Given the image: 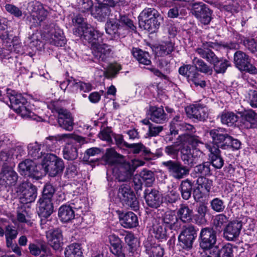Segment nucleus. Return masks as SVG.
Listing matches in <instances>:
<instances>
[{"instance_id": "nucleus-1", "label": "nucleus", "mask_w": 257, "mask_h": 257, "mask_svg": "<svg viewBox=\"0 0 257 257\" xmlns=\"http://www.w3.org/2000/svg\"><path fill=\"white\" fill-rule=\"evenodd\" d=\"M73 33L77 37H83L90 45L94 57L99 61H105L110 55L109 46L102 43V33L87 24L78 15L73 19Z\"/></svg>"}, {"instance_id": "nucleus-2", "label": "nucleus", "mask_w": 257, "mask_h": 257, "mask_svg": "<svg viewBox=\"0 0 257 257\" xmlns=\"http://www.w3.org/2000/svg\"><path fill=\"white\" fill-rule=\"evenodd\" d=\"M182 140L183 145L181 148L177 144L167 146L165 149V153L172 158H175L181 150V158L185 164L193 166L194 164L203 161L205 155L200 150V145L203 143L198 137L189 134L184 135Z\"/></svg>"}, {"instance_id": "nucleus-3", "label": "nucleus", "mask_w": 257, "mask_h": 257, "mask_svg": "<svg viewBox=\"0 0 257 257\" xmlns=\"http://www.w3.org/2000/svg\"><path fill=\"white\" fill-rule=\"evenodd\" d=\"M121 158L112 148L107 149L104 156L105 161L110 165L107 174L112 173L118 181H125L137 167L144 165L145 163L139 160H132L130 162L122 161Z\"/></svg>"}, {"instance_id": "nucleus-4", "label": "nucleus", "mask_w": 257, "mask_h": 257, "mask_svg": "<svg viewBox=\"0 0 257 257\" xmlns=\"http://www.w3.org/2000/svg\"><path fill=\"white\" fill-rule=\"evenodd\" d=\"M74 141L80 144L85 142L84 138L74 134H64L58 135L56 136H51L46 139L45 142V145L48 147V149L52 151L54 147L53 144L59 142L61 143H66L67 145L63 149V157L68 160H74L78 157L77 149L72 146L70 144Z\"/></svg>"}, {"instance_id": "nucleus-5", "label": "nucleus", "mask_w": 257, "mask_h": 257, "mask_svg": "<svg viewBox=\"0 0 257 257\" xmlns=\"http://www.w3.org/2000/svg\"><path fill=\"white\" fill-rule=\"evenodd\" d=\"M46 34L40 35L39 32L34 33L31 37V43L38 45L40 42L39 37L48 41L50 43L57 46H62L65 44V39L62 30L57 26H52L50 30L45 32Z\"/></svg>"}, {"instance_id": "nucleus-6", "label": "nucleus", "mask_w": 257, "mask_h": 257, "mask_svg": "<svg viewBox=\"0 0 257 257\" xmlns=\"http://www.w3.org/2000/svg\"><path fill=\"white\" fill-rule=\"evenodd\" d=\"M40 166L43 176L48 173L52 177H54L62 172L64 168L63 160L52 154L44 155Z\"/></svg>"}, {"instance_id": "nucleus-7", "label": "nucleus", "mask_w": 257, "mask_h": 257, "mask_svg": "<svg viewBox=\"0 0 257 257\" xmlns=\"http://www.w3.org/2000/svg\"><path fill=\"white\" fill-rule=\"evenodd\" d=\"M160 19L158 12L153 8H147L144 10L139 16V24L151 33L155 32L158 29L160 23Z\"/></svg>"}, {"instance_id": "nucleus-8", "label": "nucleus", "mask_w": 257, "mask_h": 257, "mask_svg": "<svg viewBox=\"0 0 257 257\" xmlns=\"http://www.w3.org/2000/svg\"><path fill=\"white\" fill-rule=\"evenodd\" d=\"M196 52L203 58L213 64L215 71L217 73L225 72L227 68L229 66L228 62L226 60H219L213 52L206 48L204 45L202 47L198 48Z\"/></svg>"}, {"instance_id": "nucleus-9", "label": "nucleus", "mask_w": 257, "mask_h": 257, "mask_svg": "<svg viewBox=\"0 0 257 257\" xmlns=\"http://www.w3.org/2000/svg\"><path fill=\"white\" fill-rule=\"evenodd\" d=\"M28 10L31 14L29 21L32 26L36 27L45 20L48 12L39 2H33L29 4Z\"/></svg>"}, {"instance_id": "nucleus-10", "label": "nucleus", "mask_w": 257, "mask_h": 257, "mask_svg": "<svg viewBox=\"0 0 257 257\" xmlns=\"http://www.w3.org/2000/svg\"><path fill=\"white\" fill-rule=\"evenodd\" d=\"M122 0H103L98 2L91 10V15L98 21L102 22L109 16L110 10L109 7L115 6Z\"/></svg>"}, {"instance_id": "nucleus-11", "label": "nucleus", "mask_w": 257, "mask_h": 257, "mask_svg": "<svg viewBox=\"0 0 257 257\" xmlns=\"http://www.w3.org/2000/svg\"><path fill=\"white\" fill-rule=\"evenodd\" d=\"M16 191L21 202L23 204L34 201L37 197V188L29 182L22 183L17 187Z\"/></svg>"}, {"instance_id": "nucleus-12", "label": "nucleus", "mask_w": 257, "mask_h": 257, "mask_svg": "<svg viewBox=\"0 0 257 257\" xmlns=\"http://www.w3.org/2000/svg\"><path fill=\"white\" fill-rule=\"evenodd\" d=\"M19 172L23 176L31 177L39 179L43 176L40 170V165H37L36 163L31 160H26L20 163L19 165Z\"/></svg>"}, {"instance_id": "nucleus-13", "label": "nucleus", "mask_w": 257, "mask_h": 257, "mask_svg": "<svg viewBox=\"0 0 257 257\" xmlns=\"http://www.w3.org/2000/svg\"><path fill=\"white\" fill-rule=\"evenodd\" d=\"M118 196L122 202L134 210L139 208V202L129 186L126 184L122 185L118 192Z\"/></svg>"}, {"instance_id": "nucleus-14", "label": "nucleus", "mask_w": 257, "mask_h": 257, "mask_svg": "<svg viewBox=\"0 0 257 257\" xmlns=\"http://www.w3.org/2000/svg\"><path fill=\"white\" fill-rule=\"evenodd\" d=\"M236 67L240 71H247L250 74H257V68L250 64V59L244 52L238 51L234 55Z\"/></svg>"}, {"instance_id": "nucleus-15", "label": "nucleus", "mask_w": 257, "mask_h": 257, "mask_svg": "<svg viewBox=\"0 0 257 257\" xmlns=\"http://www.w3.org/2000/svg\"><path fill=\"white\" fill-rule=\"evenodd\" d=\"M212 181L205 177H199L197 180V186L193 191V196L195 200L200 201L208 196Z\"/></svg>"}, {"instance_id": "nucleus-16", "label": "nucleus", "mask_w": 257, "mask_h": 257, "mask_svg": "<svg viewBox=\"0 0 257 257\" xmlns=\"http://www.w3.org/2000/svg\"><path fill=\"white\" fill-rule=\"evenodd\" d=\"M199 237L200 246L203 250H210L215 247L217 237L216 232L213 229L209 228L202 229Z\"/></svg>"}, {"instance_id": "nucleus-17", "label": "nucleus", "mask_w": 257, "mask_h": 257, "mask_svg": "<svg viewBox=\"0 0 257 257\" xmlns=\"http://www.w3.org/2000/svg\"><path fill=\"white\" fill-rule=\"evenodd\" d=\"M39 214L41 217L42 228L47 227L46 219L50 216L53 211V206L52 203V199L44 198L41 197L39 201Z\"/></svg>"}, {"instance_id": "nucleus-18", "label": "nucleus", "mask_w": 257, "mask_h": 257, "mask_svg": "<svg viewBox=\"0 0 257 257\" xmlns=\"http://www.w3.org/2000/svg\"><path fill=\"white\" fill-rule=\"evenodd\" d=\"M162 164L167 168L170 175L176 179H182L189 173V170L178 162L168 161L163 162Z\"/></svg>"}, {"instance_id": "nucleus-19", "label": "nucleus", "mask_w": 257, "mask_h": 257, "mask_svg": "<svg viewBox=\"0 0 257 257\" xmlns=\"http://www.w3.org/2000/svg\"><path fill=\"white\" fill-rule=\"evenodd\" d=\"M196 232L193 226L184 229L178 237L180 246L186 249H189L192 246V243L195 237Z\"/></svg>"}, {"instance_id": "nucleus-20", "label": "nucleus", "mask_w": 257, "mask_h": 257, "mask_svg": "<svg viewBox=\"0 0 257 257\" xmlns=\"http://www.w3.org/2000/svg\"><path fill=\"white\" fill-rule=\"evenodd\" d=\"M195 16L205 25L211 21V12L206 6L202 3H195L192 5Z\"/></svg>"}, {"instance_id": "nucleus-21", "label": "nucleus", "mask_w": 257, "mask_h": 257, "mask_svg": "<svg viewBox=\"0 0 257 257\" xmlns=\"http://www.w3.org/2000/svg\"><path fill=\"white\" fill-rule=\"evenodd\" d=\"M242 226V222L239 220L229 222L224 229L223 237L228 240H233L239 236Z\"/></svg>"}, {"instance_id": "nucleus-22", "label": "nucleus", "mask_w": 257, "mask_h": 257, "mask_svg": "<svg viewBox=\"0 0 257 257\" xmlns=\"http://www.w3.org/2000/svg\"><path fill=\"white\" fill-rule=\"evenodd\" d=\"M58 113V122L63 129L71 131L73 128V119L71 114L66 109L58 108L56 109Z\"/></svg>"}, {"instance_id": "nucleus-23", "label": "nucleus", "mask_w": 257, "mask_h": 257, "mask_svg": "<svg viewBox=\"0 0 257 257\" xmlns=\"http://www.w3.org/2000/svg\"><path fill=\"white\" fill-rule=\"evenodd\" d=\"M155 178L152 172L144 170L140 173L139 175H136L134 182L136 189H141L143 184L146 186H150L154 181Z\"/></svg>"}, {"instance_id": "nucleus-24", "label": "nucleus", "mask_w": 257, "mask_h": 257, "mask_svg": "<svg viewBox=\"0 0 257 257\" xmlns=\"http://www.w3.org/2000/svg\"><path fill=\"white\" fill-rule=\"evenodd\" d=\"M187 114L190 117L200 120H204L208 116V109L200 104L191 105L185 108Z\"/></svg>"}, {"instance_id": "nucleus-25", "label": "nucleus", "mask_w": 257, "mask_h": 257, "mask_svg": "<svg viewBox=\"0 0 257 257\" xmlns=\"http://www.w3.org/2000/svg\"><path fill=\"white\" fill-rule=\"evenodd\" d=\"M204 147L206 148L210 153L209 157L212 166L217 169L221 168L223 165V160L220 156L219 149L214 146H212L210 145L204 144L203 146L200 145L199 147H197V148H200V150L203 152L202 149Z\"/></svg>"}, {"instance_id": "nucleus-26", "label": "nucleus", "mask_w": 257, "mask_h": 257, "mask_svg": "<svg viewBox=\"0 0 257 257\" xmlns=\"http://www.w3.org/2000/svg\"><path fill=\"white\" fill-rule=\"evenodd\" d=\"M46 237L49 245L55 250H59L63 244L62 231L59 229L46 232Z\"/></svg>"}, {"instance_id": "nucleus-27", "label": "nucleus", "mask_w": 257, "mask_h": 257, "mask_svg": "<svg viewBox=\"0 0 257 257\" xmlns=\"http://www.w3.org/2000/svg\"><path fill=\"white\" fill-rule=\"evenodd\" d=\"M240 123L245 128H249L257 125V114L252 109L239 112Z\"/></svg>"}, {"instance_id": "nucleus-28", "label": "nucleus", "mask_w": 257, "mask_h": 257, "mask_svg": "<svg viewBox=\"0 0 257 257\" xmlns=\"http://www.w3.org/2000/svg\"><path fill=\"white\" fill-rule=\"evenodd\" d=\"M120 223L123 227L131 228L137 226L139 224L137 215L133 212L125 213L117 212Z\"/></svg>"}, {"instance_id": "nucleus-29", "label": "nucleus", "mask_w": 257, "mask_h": 257, "mask_svg": "<svg viewBox=\"0 0 257 257\" xmlns=\"http://www.w3.org/2000/svg\"><path fill=\"white\" fill-rule=\"evenodd\" d=\"M145 198L147 204L152 207H158L162 202L159 192L153 189H147L145 191Z\"/></svg>"}, {"instance_id": "nucleus-30", "label": "nucleus", "mask_w": 257, "mask_h": 257, "mask_svg": "<svg viewBox=\"0 0 257 257\" xmlns=\"http://www.w3.org/2000/svg\"><path fill=\"white\" fill-rule=\"evenodd\" d=\"M179 118V116H176L170 123V130L172 135H176L178 134V131L179 130L183 131H193L194 127L192 125L180 121Z\"/></svg>"}, {"instance_id": "nucleus-31", "label": "nucleus", "mask_w": 257, "mask_h": 257, "mask_svg": "<svg viewBox=\"0 0 257 257\" xmlns=\"http://www.w3.org/2000/svg\"><path fill=\"white\" fill-rule=\"evenodd\" d=\"M58 217L61 221L67 223L74 218V211L72 207L69 205H63L58 210Z\"/></svg>"}, {"instance_id": "nucleus-32", "label": "nucleus", "mask_w": 257, "mask_h": 257, "mask_svg": "<svg viewBox=\"0 0 257 257\" xmlns=\"http://www.w3.org/2000/svg\"><path fill=\"white\" fill-rule=\"evenodd\" d=\"M225 130L222 128H219L217 129H213L210 131V135L212 139L213 143L215 145L210 144L211 146H214L215 147L218 148L219 147H221V144L223 141L226 143V139L227 136H228L227 134L224 133Z\"/></svg>"}, {"instance_id": "nucleus-33", "label": "nucleus", "mask_w": 257, "mask_h": 257, "mask_svg": "<svg viewBox=\"0 0 257 257\" xmlns=\"http://www.w3.org/2000/svg\"><path fill=\"white\" fill-rule=\"evenodd\" d=\"M106 241L110 244V251L115 255L120 254L122 252L121 240L119 237L114 233H110L107 235Z\"/></svg>"}, {"instance_id": "nucleus-34", "label": "nucleus", "mask_w": 257, "mask_h": 257, "mask_svg": "<svg viewBox=\"0 0 257 257\" xmlns=\"http://www.w3.org/2000/svg\"><path fill=\"white\" fill-rule=\"evenodd\" d=\"M150 119L156 123H161L166 119V114L162 107L151 106L150 108Z\"/></svg>"}, {"instance_id": "nucleus-35", "label": "nucleus", "mask_w": 257, "mask_h": 257, "mask_svg": "<svg viewBox=\"0 0 257 257\" xmlns=\"http://www.w3.org/2000/svg\"><path fill=\"white\" fill-rule=\"evenodd\" d=\"M1 175V179L8 186L14 185L18 180V175L16 172L10 169H4Z\"/></svg>"}, {"instance_id": "nucleus-36", "label": "nucleus", "mask_w": 257, "mask_h": 257, "mask_svg": "<svg viewBox=\"0 0 257 257\" xmlns=\"http://www.w3.org/2000/svg\"><path fill=\"white\" fill-rule=\"evenodd\" d=\"M132 54L140 64L145 65H149L151 64L150 57L148 52H144L138 48H134Z\"/></svg>"}, {"instance_id": "nucleus-37", "label": "nucleus", "mask_w": 257, "mask_h": 257, "mask_svg": "<svg viewBox=\"0 0 257 257\" xmlns=\"http://www.w3.org/2000/svg\"><path fill=\"white\" fill-rule=\"evenodd\" d=\"M9 96V100L12 108L15 110H18L19 106L23 104H25L27 100L21 94H17L15 91H12Z\"/></svg>"}, {"instance_id": "nucleus-38", "label": "nucleus", "mask_w": 257, "mask_h": 257, "mask_svg": "<svg viewBox=\"0 0 257 257\" xmlns=\"http://www.w3.org/2000/svg\"><path fill=\"white\" fill-rule=\"evenodd\" d=\"M218 117L220 118L222 124L228 126H232L238 119V117L235 114L229 111L222 112Z\"/></svg>"}, {"instance_id": "nucleus-39", "label": "nucleus", "mask_w": 257, "mask_h": 257, "mask_svg": "<svg viewBox=\"0 0 257 257\" xmlns=\"http://www.w3.org/2000/svg\"><path fill=\"white\" fill-rule=\"evenodd\" d=\"M30 104L26 101L25 104H23L21 106H19L18 110H15L17 113H19L22 117L26 118H30L35 120L37 119V116L32 111L30 107Z\"/></svg>"}, {"instance_id": "nucleus-40", "label": "nucleus", "mask_w": 257, "mask_h": 257, "mask_svg": "<svg viewBox=\"0 0 257 257\" xmlns=\"http://www.w3.org/2000/svg\"><path fill=\"white\" fill-rule=\"evenodd\" d=\"M153 233L155 237L160 240L166 239L167 237V226L163 223L154 224L153 226Z\"/></svg>"}, {"instance_id": "nucleus-41", "label": "nucleus", "mask_w": 257, "mask_h": 257, "mask_svg": "<svg viewBox=\"0 0 257 257\" xmlns=\"http://www.w3.org/2000/svg\"><path fill=\"white\" fill-rule=\"evenodd\" d=\"M65 257H83L80 246L77 243H73L66 248Z\"/></svg>"}, {"instance_id": "nucleus-42", "label": "nucleus", "mask_w": 257, "mask_h": 257, "mask_svg": "<svg viewBox=\"0 0 257 257\" xmlns=\"http://www.w3.org/2000/svg\"><path fill=\"white\" fill-rule=\"evenodd\" d=\"M121 69L120 65L116 62L110 63L103 73L107 78L114 77Z\"/></svg>"}, {"instance_id": "nucleus-43", "label": "nucleus", "mask_w": 257, "mask_h": 257, "mask_svg": "<svg viewBox=\"0 0 257 257\" xmlns=\"http://www.w3.org/2000/svg\"><path fill=\"white\" fill-rule=\"evenodd\" d=\"M174 49V44L171 42L163 43L157 48L159 56H165L171 53Z\"/></svg>"}, {"instance_id": "nucleus-44", "label": "nucleus", "mask_w": 257, "mask_h": 257, "mask_svg": "<svg viewBox=\"0 0 257 257\" xmlns=\"http://www.w3.org/2000/svg\"><path fill=\"white\" fill-rule=\"evenodd\" d=\"M28 149L29 155L34 158V159L41 158L42 160L44 155H46L45 154H43L42 152H39L40 151V145L37 143L29 144Z\"/></svg>"}, {"instance_id": "nucleus-45", "label": "nucleus", "mask_w": 257, "mask_h": 257, "mask_svg": "<svg viewBox=\"0 0 257 257\" xmlns=\"http://www.w3.org/2000/svg\"><path fill=\"white\" fill-rule=\"evenodd\" d=\"M146 252L149 255L148 257H163L164 255V249L160 245H155L151 247L146 246Z\"/></svg>"}, {"instance_id": "nucleus-46", "label": "nucleus", "mask_w": 257, "mask_h": 257, "mask_svg": "<svg viewBox=\"0 0 257 257\" xmlns=\"http://www.w3.org/2000/svg\"><path fill=\"white\" fill-rule=\"evenodd\" d=\"M194 70L193 66L187 65L181 66L179 69V72L181 75L186 76L189 81H191L196 75V72H194Z\"/></svg>"}, {"instance_id": "nucleus-47", "label": "nucleus", "mask_w": 257, "mask_h": 257, "mask_svg": "<svg viewBox=\"0 0 257 257\" xmlns=\"http://www.w3.org/2000/svg\"><path fill=\"white\" fill-rule=\"evenodd\" d=\"M192 211L187 206L182 205L178 211V215L183 222L191 220Z\"/></svg>"}, {"instance_id": "nucleus-48", "label": "nucleus", "mask_w": 257, "mask_h": 257, "mask_svg": "<svg viewBox=\"0 0 257 257\" xmlns=\"http://www.w3.org/2000/svg\"><path fill=\"white\" fill-rule=\"evenodd\" d=\"M177 220V219L174 212L171 211H168L165 213L163 222L162 223L165 224L167 227L168 225L169 227L172 228L173 226L174 225Z\"/></svg>"}, {"instance_id": "nucleus-49", "label": "nucleus", "mask_w": 257, "mask_h": 257, "mask_svg": "<svg viewBox=\"0 0 257 257\" xmlns=\"http://www.w3.org/2000/svg\"><path fill=\"white\" fill-rule=\"evenodd\" d=\"M193 62L196 68L199 71L208 74H212V69L208 66L202 60L195 58L194 59Z\"/></svg>"}, {"instance_id": "nucleus-50", "label": "nucleus", "mask_w": 257, "mask_h": 257, "mask_svg": "<svg viewBox=\"0 0 257 257\" xmlns=\"http://www.w3.org/2000/svg\"><path fill=\"white\" fill-rule=\"evenodd\" d=\"M240 146L241 143L239 141L233 139L229 136L226 137V143H224L223 145H221V147L224 149L230 147L233 150H238L240 148Z\"/></svg>"}, {"instance_id": "nucleus-51", "label": "nucleus", "mask_w": 257, "mask_h": 257, "mask_svg": "<svg viewBox=\"0 0 257 257\" xmlns=\"http://www.w3.org/2000/svg\"><path fill=\"white\" fill-rule=\"evenodd\" d=\"M207 206L203 204H201L197 208L198 214L195 215L194 217V219L195 220L197 223L203 224L206 222L205 216L207 211Z\"/></svg>"}, {"instance_id": "nucleus-52", "label": "nucleus", "mask_w": 257, "mask_h": 257, "mask_svg": "<svg viewBox=\"0 0 257 257\" xmlns=\"http://www.w3.org/2000/svg\"><path fill=\"white\" fill-rule=\"evenodd\" d=\"M181 192L183 199L188 200L191 196L192 185L188 181H183L180 186Z\"/></svg>"}, {"instance_id": "nucleus-53", "label": "nucleus", "mask_w": 257, "mask_h": 257, "mask_svg": "<svg viewBox=\"0 0 257 257\" xmlns=\"http://www.w3.org/2000/svg\"><path fill=\"white\" fill-rule=\"evenodd\" d=\"M7 245L8 247H10L12 245L13 239L16 238L18 232L16 230L13 229L12 227L8 225L6 228V232L5 233Z\"/></svg>"}, {"instance_id": "nucleus-54", "label": "nucleus", "mask_w": 257, "mask_h": 257, "mask_svg": "<svg viewBox=\"0 0 257 257\" xmlns=\"http://www.w3.org/2000/svg\"><path fill=\"white\" fill-rule=\"evenodd\" d=\"M227 218L223 214L216 215L213 219V224L216 230L220 231L227 223Z\"/></svg>"}, {"instance_id": "nucleus-55", "label": "nucleus", "mask_w": 257, "mask_h": 257, "mask_svg": "<svg viewBox=\"0 0 257 257\" xmlns=\"http://www.w3.org/2000/svg\"><path fill=\"white\" fill-rule=\"evenodd\" d=\"M119 28L115 20H109L105 25L106 33L110 35L115 34Z\"/></svg>"}, {"instance_id": "nucleus-56", "label": "nucleus", "mask_w": 257, "mask_h": 257, "mask_svg": "<svg viewBox=\"0 0 257 257\" xmlns=\"http://www.w3.org/2000/svg\"><path fill=\"white\" fill-rule=\"evenodd\" d=\"M127 147L133 149V152L134 154H139L141 151H143L146 154H148L150 152L149 149L147 148L142 143L128 144Z\"/></svg>"}, {"instance_id": "nucleus-57", "label": "nucleus", "mask_w": 257, "mask_h": 257, "mask_svg": "<svg viewBox=\"0 0 257 257\" xmlns=\"http://www.w3.org/2000/svg\"><path fill=\"white\" fill-rule=\"evenodd\" d=\"M244 46L257 56V43L253 39H244L243 41Z\"/></svg>"}, {"instance_id": "nucleus-58", "label": "nucleus", "mask_w": 257, "mask_h": 257, "mask_svg": "<svg viewBox=\"0 0 257 257\" xmlns=\"http://www.w3.org/2000/svg\"><path fill=\"white\" fill-rule=\"evenodd\" d=\"M211 206L212 209L216 212H221L225 208L222 200L218 198H214L211 201Z\"/></svg>"}, {"instance_id": "nucleus-59", "label": "nucleus", "mask_w": 257, "mask_h": 257, "mask_svg": "<svg viewBox=\"0 0 257 257\" xmlns=\"http://www.w3.org/2000/svg\"><path fill=\"white\" fill-rule=\"evenodd\" d=\"M201 257H220V249L216 246L210 250H204Z\"/></svg>"}, {"instance_id": "nucleus-60", "label": "nucleus", "mask_w": 257, "mask_h": 257, "mask_svg": "<svg viewBox=\"0 0 257 257\" xmlns=\"http://www.w3.org/2000/svg\"><path fill=\"white\" fill-rule=\"evenodd\" d=\"M30 253L34 255H38L41 250L45 251L44 245L41 244L31 243L29 247Z\"/></svg>"}, {"instance_id": "nucleus-61", "label": "nucleus", "mask_w": 257, "mask_h": 257, "mask_svg": "<svg viewBox=\"0 0 257 257\" xmlns=\"http://www.w3.org/2000/svg\"><path fill=\"white\" fill-rule=\"evenodd\" d=\"M119 27H124L127 29L134 30L133 22L125 16H121L119 21Z\"/></svg>"}, {"instance_id": "nucleus-62", "label": "nucleus", "mask_w": 257, "mask_h": 257, "mask_svg": "<svg viewBox=\"0 0 257 257\" xmlns=\"http://www.w3.org/2000/svg\"><path fill=\"white\" fill-rule=\"evenodd\" d=\"M194 171L197 173L206 175L210 172L209 164L206 162L197 165L195 167Z\"/></svg>"}, {"instance_id": "nucleus-63", "label": "nucleus", "mask_w": 257, "mask_h": 257, "mask_svg": "<svg viewBox=\"0 0 257 257\" xmlns=\"http://www.w3.org/2000/svg\"><path fill=\"white\" fill-rule=\"evenodd\" d=\"M54 192L55 190L53 186L51 184H47L44 187L42 197L52 199Z\"/></svg>"}, {"instance_id": "nucleus-64", "label": "nucleus", "mask_w": 257, "mask_h": 257, "mask_svg": "<svg viewBox=\"0 0 257 257\" xmlns=\"http://www.w3.org/2000/svg\"><path fill=\"white\" fill-rule=\"evenodd\" d=\"M179 198V195L177 191L175 190H172L167 193L165 196L164 199L169 203H173L177 201Z\"/></svg>"}]
</instances>
